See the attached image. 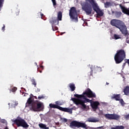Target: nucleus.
Returning a JSON list of instances; mask_svg holds the SVG:
<instances>
[{"instance_id":"obj_1","label":"nucleus","mask_w":129,"mask_h":129,"mask_svg":"<svg viewBox=\"0 0 129 129\" xmlns=\"http://www.w3.org/2000/svg\"><path fill=\"white\" fill-rule=\"evenodd\" d=\"M89 3H90V4ZM92 8L94 12L97 14V18L103 17L104 13L99 9L98 5H97V3H96L94 0H86V2L82 5V9L85 12L87 16H89V15H91L92 13Z\"/></svg>"},{"instance_id":"obj_2","label":"nucleus","mask_w":129,"mask_h":129,"mask_svg":"<svg viewBox=\"0 0 129 129\" xmlns=\"http://www.w3.org/2000/svg\"><path fill=\"white\" fill-rule=\"evenodd\" d=\"M74 96L78 99H84V100H81V101L84 102V103H86L87 102H90L91 103L92 100L87 99L86 96L89 98H92L93 97L95 98L96 97V95L90 89L87 88L82 95L76 94L74 95Z\"/></svg>"},{"instance_id":"obj_3","label":"nucleus","mask_w":129,"mask_h":129,"mask_svg":"<svg viewBox=\"0 0 129 129\" xmlns=\"http://www.w3.org/2000/svg\"><path fill=\"white\" fill-rule=\"evenodd\" d=\"M59 21H62V12L59 11L57 13V19L52 17L49 19V23L51 25L52 31H57L58 27L56 26L59 25Z\"/></svg>"},{"instance_id":"obj_4","label":"nucleus","mask_w":129,"mask_h":129,"mask_svg":"<svg viewBox=\"0 0 129 129\" xmlns=\"http://www.w3.org/2000/svg\"><path fill=\"white\" fill-rule=\"evenodd\" d=\"M126 54H125V51L123 49H120L117 50L116 54L114 55V60L116 64H119L123 61Z\"/></svg>"},{"instance_id":"obj_5","label":"nucleus","mask_w":129,"mask_h":129,"mask_svg":"<svg viewBox=\"0 0 129 129\" xmlns=\"http://www.w3.org/2000/svg\"><path fill=\"white\" fill-rule=\"evenodd\" d=\"M16 124L18 127L22 126L24 128H27L29 127V124L26 122L25 119L22 118L21 117L18 116L16 119L12 120Z\"/></svg>"},{"instance_id":"obj_6","label":"nucleus","mask_w":129,"mask_h":129,"mask_svg":"<svg viewBox=\"0 0 129 129\" xmlns=\"http://www.w3.org/2000/svg\"><path fill=\"white\" fill-rule=\"evenodd\" d=\"M110 24L111 26H113V27H115L116 28H117V29H119L120 32L124 30L125 28H126V26L124 25V23H123V22L120 20L112 19L110 21Z\"/></svg>"},{"instance_id":"obj_7","label":"nucleus","mask_w":129,"mask_h":129,"mask_svg":"<svg viewBox=\"0 0 129 129\" xmlns=\"http://www.w3.org/2000/svg\"><path fill=\"white\" fill-rule=\"evenodd\" d=\"M70 126H71V127H77L78 128H79V127H82L83 128L86 129L88 128V127H87V125L85 123L79 122L76 120L72 121L70 123Z\"/></svg>"},{"instance_id":"obj_8","label":"nucleus","mask_w":129,"mask_h":129,"mask_svg":"<svg viewBox=\"0 0 129 129\" xmlns=\"http://www.w3.org/2000/svg\"><path fill=\"white\" fill-rule=\"evenodd\" d=\"M70 17L72 20H75L76 22H78V17L77 16V11L75 7H72L70 10Z\"/></svg>"},{"instance_id":"obj_9","label":"nucleus","mask_w":129,"mask_h":129,"mask_svg":"<svg viewBox=\"0 0 129 129\" xmlns=\"http://www.w3.org/2000/svg\"><path fill=\"white\" fill-rule=\"evenodd\" d=\"M71 100L72 101H73L74 103H75L76 105H82V109H86L87 108V106L85 105V103H84L81 101V99H78V98H72Z\"/></svg>"},{"instance_id":"obj_10","label":"nucleus","mask_w":129,"mask_h":129,"mask_svg":"<svg viewBox=\"0 0 129 129\" xmlns=\"http://www.w3.org/2000/svg\"><path fill=\"white\" fill-rule=\"evenodd\" d=\"M42 106L43 104L42 103L33 102L31 105L30 109L33 110V111H40V108H42Z\"/></svg>"},{"instance_id":"obj_11","label":"nucleus","mask_w":129,"mask_h":129,"mask_svg":"<svg viewBox=\"0 0 129 129\" xmlns=\"http://www.w3.org/2000/svg\"><path fill=\"white\" fill-rule=\"evenodd\" d=\"M104 116L110 120H118L120 118V116L116 114H106Z\"/></svg>"},{"instance_id":"obj_12","label":"nucleus","mask_w":129,"mask_h":129,"mask_svg":"<svg viewBox=\"0 0 129 129\" xmlns=\"http://www.w3.org/2000/svg\"><path fill=\"white\" fill-rule=\"evenodd\" d=\"M122 34L126 37V43H129V34L127 32V30H126V27L121 31Z\"/></svg>"},{"instance_id":"obj_13","label":"nucleus","mask_w":129,"mask_h":129,"mask_svg":"<svg viewBox=\"0 0 129 129\" xmlns=\"http://www.w3.org/2000/svg\"><path fill=\"white\" fill-rule=\"evenodd\" d=\"M100 103L98 101H94L91 102V106L93 109H97L98 108V105H99Z\"/></svg>"},{"instance_id":"obj_14","label":"nucleus","mask_w":129,"mask_h":129,"mask_svg":"<svg viewBox=\"0 0 129 129\" xmlns=\"http://www.w3.org/2000/svg\"><path fill=\"white\" fill-rule=\"evenodd\" d=\"M119 7L121 9L122 12V13H123V14H125V15H127L128 16H129V10L128 9H127L125 7L122 6V5H121V4L119 5Z\"/></svg>"},{"instance_id":"obj_15","label":"nucleus","mask_w":129,"mask_h":129,"mask_svg":"<svg viewBox=\"0 0 129 129\" xmlns=\"http://www.w3.org/2000/svg\"><path fill=\"white\" fill-rule=\"evenodd\" d=\"M88 121L89 122H98V121H99V120H98V119L96 118L91 117L88 119Z\"/></svg>"},{"instance_id":"obj_16","label":"nucleus","mask_w":129,"mask_h":129,"mask_svg":"<svg viewBox=\"0 0 129 129\" xmlns=\"http://www.w3.org/2000/svg\"><path fill=\"white\" fill-rule=\"evenodd\" d=\"M31 95L32 96H30L28 99L27 100V103H26V105L28 104V105H30V104H33V103L34 102H33V97L34 96H33V95L32 94H31Z\"/></svg>"},{"instance_id":"obj_17","label":"nucleus","mask_w":129,"mask_h":129,"mask_svg":"<svg viewBox=\"0 0 129 129\" xmlns=\"http://www.w3.org/2000/svg\"><path fill=\"white\" fill-rule=\"evenodd\" d=\"M112 98L115 99L116 101H119L120 100V94H114Z\"/></svg>"},{"instance_id":"obj_18","label":"nucleus","mask_w":129,"mask_h":129,"mask_svg":"<svg viewBox=\"0 0 129 129\" xmlns=\"http://www.w3.org/2000/svg\"><path fill=\"white\" fill-rule=\"evenodd\" d=\"M123 92L125 94V95H129V87L127 86L126 87L124 90H123Z\"/></svg>"},{"instance_id":"obj_19","label":"nucleus","mask_w":129,"mask_h":129,"mask_svg":"<svg viewBox=\"0 0 129 129\" xmlns=\"http://www.w3.org/2000/svg\"><path fill=\"white\" fill-rule=\"evenodd\" d=\"M39 127H40V128L49 129V127H47V126H46V124H43L42 123L39 124Z\"/></svg>"},{"instance_id":"obj_20","label":"nucleus","mask_w":129,"mask_h":129,"mask_svg":"<svg viewBox=\"0 0 129 129\" xmlns=\"http://www.w3.org/2000/svg\"><path fill=\"white\" fill-rule=\"evenodd\" d=\"M70 88L71 89V91H74L76 89V87H75V85L74 84H70Z\"/></svg>"},{"instance_id":"obj_21","label":"nucleus","mask_w":129,"mask_h":129,"mask_svg":"<svg viewBox=\"0 0 129 129\" xmlns=\"http://www.w3.org/2000/svg\"><path fill=\"white\" fill-rule=\"evenodd\" d=\"M111 129H124V126L123 125L116 126L115 127H112Z\"/></svg>"},{"instance_id":"obj_22","label":"nucleus","mask_w":129,"mask_h":129,"mask_svg":"<svg viewBox=\"0 0 129 129\" xmlns=\"http://www.w3.org/2000/svg\"><path fill=\"white\" fill-rule=\"evenodd\" d=\"M58 105L55 104H49V107L50 108H58Z\"/></svg>"},{"instance_id":"obj_23","label":"nucleus","mask_w":129,"mask_h":129,"mask_svg":"<svg viewBox=\"0 0 129 129\" xmlns=\"http://www.w3.org/2000/svg\"><path fill=\"white\" fill-rule=\"evenodd\" d=\"M122 13L120 12H117L115 13L116 18H119L121 16Z\"/></svg>"},{"instance_id":"obj_24","label":"nucleus","mask_w":129,"mask_h":129,"mask_svg":"<svg viewBox=\"0 0 129 129\" xmlns=\"http://www.w3.org/2000/svg\"><path fill=\"white\" fill-rule=\"evenodd\" d=\"M31 81L32 82V85H34V87H36L37 86V82H36L35 79L33 78L31 79Z\"/></svg>"},{"instance_id":"obj_25","label":"nucleus","mask_w":129,"mask_h":129,"mask_svg":"<svg viewBox=\"0 0 129 129\" xmlns=\"http://www.w3.org/2000/svg\"><path fill=\"white\" fill-rule=\"evenodd\" d=\"M5 3V0H0V12L2 11V8L4 7V3Z\"/></svg>"},{"instance_id":"obj_26","label":"nucleus","mask_w":129,"mask_h":129,"mask_svg":"<svg viewBox=\"0 0 129 129\" xmlns=\"http://www.w3.org/2000/svg\"><path fill=\"white\" fill-rule=\"evenodd\" d=\"M65 112H69V113H70L71 114H72V109L65 108Z\"/></svg>"},{"instance_id":"obj_27","label":"nucleus","mask_w":129,"mask_h":129,"mask_svg":"<svg viewBox=\"0 0 129 129\" xmlns=\"http://www.w3.org/2000/svg\"><path fill=\"white\" fill-rule=\"evenodd\" d=\"M111 6V3L110 2H106L105 3V8H109Z\"/></svg>"},{"instance_id":"obj_28","label":"nucleus","mask_w":129,"mask_h":129,"mask_svg":"<svg viewBox=\"0 0 129 129\" xmlns=\"http://www.w3.org/2000/svg\"><path fill=\"white\" fill-rule=\"evenodd\" d=\"M57 109H59V110H61V111H65V108L61 107L59 106H57Z\"/></svg>"},{"instance_id":"obj_29","label":"nucleus","mask_w":129,"mask_h":129,"mask_svg":"<svg viewBox=\"0 0 129 129\" xmlns=\"http://www.w3.org/2000/svg\"><path fill=\"white\" fill-rule=\"evenodd\" d=\"M114 38L115 40H117L118 39H120V37H119V35H117L116 34L114 35Z\"/></svg>"},{"instance_id":"obj_30","label":"nucleus","mask_w":129,"mask_h":129,"mask_svg":"<svg viewBox=\"0 0 129 129\" xmlns=\"http://www.w3.org/2000/svg\"><path fill=\"white\" fill-rule=\"evenodd\" d=\"M93 73V70H91V71L88 73V76L89 77H90V76H92V73Z\"/></svg>"},{"instance_id":"obj_31","label":"nucleus","mask_w":129,"mask_h":129,"mask_svg":"<svg viewBox=\"0 0 129 129\" xmlns=\"http://www.w3.org/2000/svg\"><path fill=\"white\" fill-rule=\"evenodd\" d=\"M126 63H127L128 65H129V59H127V61L125 62H124L123 63V65H122L123 67H124V66H125Z\"/></svg>"},{"instance_id":"obj_32","label":"nucleus","mask_w":129,"mask_h":129,"mask_svg":"<svg viewBox=\"0 0 129 129\" xmlns=\"http://www.w3.org/2000/svg\"><path fill=\"white\" fill-rule=\"evenodd\" d=\"M1 122H2V123H7V120L5 119H2L1 120Z\"/></svg>"},{"instance_id":"obj_33","label":"nucleus","mask_w":129,"mask_h":129,"mask_svg":"<svg viewBox=\"0 0 129 129\" xmlns=\"http://www.w3.org/2000/svg\"><path fill=\"white\" fill-rule=\"evenodd\" d=\"M120 103H121V105H123V103H124V101H123V99H120Z\"/></svg>"},{"instance_id":"obj_34","label":"nucleus","mask_w":129,"mask_h":129,"mask_svg":"<svg viewBox=\"0 0 129 129\" xmlns=\"http://www.w3.org/2000/svg\"><path fill=\"white\" fill-rule=\"evenodd\" d=\"M53 5L54 6V7H55V6H56V5H57V3H56V0H51Z\"/></svg>"},{"instance_id":"obj_35","label":"nucleus","mask_w":129,"mask_h":129,"mask_svg":"<svg viewBox=\"0 0 129 129\" xmlns=\"http://www.w3.org/2000/svg\"><path fill=\"white\" fill-rule=\"evenodd\" d=\"M12 92H15V91H17V88L14 87L12 89Z\"/></svg>"},{"instance_id":"obj_36","label":"nucleus","mask_w":129,"mask_h":129,"mask_svg":"<svg viewBox=\"0 0 129 129\" xmlns=\"http://www.w3.org/2000/svg\"><path fill=\"white\" fill-rule=\"evenodd\" d=\"M60 121L61 122H64V121H65V118L60 117Z\"/></svg>"},{"instance_id":"obj_37","label":"nucleus","mask_w":129,"mask_h":129,"mask_svg":"<svg viewBox=\"0 0 129 129\" xmlns=\"http://www.w3.org/2000/svg\"><path fill=\"white\" fill-rule=\"evenodd\" d=\"M6 25H5V24L3 25V27H2V31L3 32H5V30H6Z\"/></svg>"},{"instance_id":"obj_38","label":"nucleus","mask_w":129,"mask_h":129,"mask_svg":"<svg viewBox=\"0 0 129 129\" xmlns=\"http://www.w3.org/2000/svg\"><path fill=\"white\" fill-rule=\"evenodd\" d=\"M124 117L125 119H129V114L125 115Z\"/></svg>"},{"instance_id":"obj_39","label":"nucleus","mask_w":129,"mask_h":129,"mask_svg":"<svg viewBox=\"0 0 129 129\" xmlns=\"http://www.w3.org/2000/svg\"><path fill=\"white\" fill-rule=\"evenodd\" d=\"M36 92H40V91H41V89H39V88H37L35 90Z\"/></svg>"},{"instance_id":"obj_40","label":"nucleus","mask_w":129,"mask_h":129,"mask_svg":"<svg viewBox=\"0 0 129 129\" xmlns=\"http://www.w3.org/2000/svg\"><path fill=\"white\" fill-rule=\"evenodd\" d=\"M55 104H61V102L60 101L55 102Z\"/></svg>"},{"instance_id":"obj_41","label":"nucleus","mask_w":129,"mask_h":129,"mask_svg":"<svg viewBox=\"0 0 129 129\" xmlns=\"http://www.w3.org/2000/svg\"><path fill=\"white\" fill-rule=\"evenodd\" d=\"M100 115H103V112L102 111H101L99 113Z\"/></svg>"},{"instance_id":"obj_42","label":"nucleus","mask_w":129,"mask_h":129,"mask_svg":"<svg viewBox=\"0 0 129 129\" xmlns=\"http://www.w3.org/2000/svg\"><path fill=\"white\" fill-rule=\"evenodd\" d=\"M42 98H44V96H41L38 97V99H42Z\"/></svg>"},{"instance_id":"obj_43","label":"nucleus","mask_w":129,"mask_h":129,"mask_svg":"<svg viewBox=\"0 0 129 129\" xmlns=\"http://www.w3.org/2000/svg\"><path fill=\"white\" fill-rule=\"evenodd\" d=\"M97 128H103V126H101L100 127H97L96 128H95V129H97Z\"/></svg>"},{"instance_id":"obj_44","label":"nucleus","mask_w":129,"mask_h":129,"mask_svg":"<svg viewBox=\"0 0 129 129\" xmlns=\"http://www.w3.org/2000/svg\"><path fill=\"white\" fill-rule=\"evenodd\" d=\"M98 68H100V69H101V68H100V67H97L96 69H95V70L97 71V69H98Z\"/></svg>"},{"instance_id":"obj_45","label":"nucleus","mask_w":129,"mask_h":129,"mask_svg":"<svg viewBox=\"0 0 129 129\" xmlns=\"http://www.w3.org/2000/svg\"><path fill=\"white\" fill-rule=\"evenodd\" d=\"M43 16H44V14H41V18H42V17H43Z\"/></svg>"},{"instance_id":"obj_46","label":"nucleus","mask_w":129,"mask_h":129,"mask_svg":"<svg viewBox=\"0 0 129 129\" xmlns=\"http://www.w3.org/2000/svg\"><path fill=\"white\" fill-rule=\"evenodd\" d=\"M63 34H65V32L61 33H60V35H62Z\"/></svg>"},{"instance_id":"obj_47","label":"nucleus","mask_w":129,"mask_h":129,"mask_svg":"<svg viewBox=\"0 0 129 129\" xmlns=\"http://www.w3.org/2000/svg\"><path fill=\"white\" fill-rule=\"evenodd\" d=\"M40 68H44V67H43V66H41L40 67Z\"/></svg>"},{"instance_id":"obj_48","label":"nucleus","mask_w":129,"mask_h":129,"mask_svg":"<svg viewBox=\"0 0 129 129\" xmlns=\"http://www.w3.org/2000/svg\"><path fill=\"white\" fill-rule=\"evenodd\" d=\"M5 129H9V128L8 127V126H6Z\"/></svg>"},{"instance_id":"obj_49","label":"nucleus","mask_w":129,"mask_h":129,"mask_svg":"<svg viewBox=\"0 0 129 129\" xmlns=\"http://www.w3.org/2000/svg\"><path fill=\"white\" fill-rule=\"evenodd\" d=\"M67 120H68L66 118L65 119V122H67Z\"/></svg>"},{"instance_id":"obj_50","label":"nucleus","mask_w":129,"mask_h":129,"mask_svg":"<svg viewBox=\"0 0 129 129\" xmlns=\"http://www.w3.org/2000/svg\"><path fill=\"white\" fill-rule=\"evenodd\" d=\"M106 84H107V85H108L109 84V83H106Z\"/></svg>"},{"instance_id":"obj_51","label":"nucleus","mask_w":129,"mask_h":129,"mask_svg":"<svg viewBox=\"0 0 129 129\" xmlns=\"http://www.w3.org/2000/svg\"><path fill=\"white\" fill-rule=\"evenodd\" d=\"M35 98H36V99H37V97L35 96Z\"/></svg>"},{"instance_id":"obj_52","label":"nucleus","mask_w":129,"mask_h":129,"mask_svg":"<svg viewBox=\"0 0 129 129\" xmlns=\"http://www.w3.org/2000/svg\"><path fill=\"white\" fill-rule=\"evenodd\" d=\"M40 73H42V71H40Z\"/></svg>"}]
</instances>
